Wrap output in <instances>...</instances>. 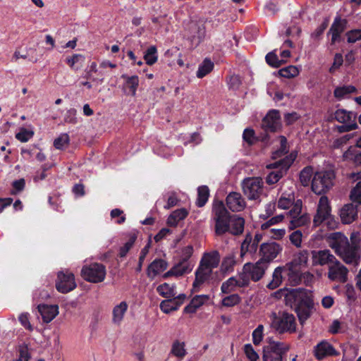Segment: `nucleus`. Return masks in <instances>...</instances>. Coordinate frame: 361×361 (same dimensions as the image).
Masks as SVG:
<instances>
[{"label":"nucleus","mask_w":361,"mask_h":361,"mask_svg":"<svg viewBox=\"0 0 361 361\" xmlns=\"http://www.w3.org/2000/svg\"><path fill=\"white\" fill-rule=\"evenodd\" d=\"M332 241L329 246L335 250L347 264L357 267L361 259L360 240L358 233H352L350 240L341 233H334L330 236Z\"/></svg>","instance_id":"obj_1"},{"label":"nucleus","mask_w":361,"mask_h":361,"mask_svg":"<svg viewBox=\"0 0 361 361\" xmlns=\"http://www.w3.org/2000/svg\"><path fill=\"white\" fill-rule=\"evenodd\" d=\"M279 293L284 295L286 305L296 312L300 324L303 325L312 315L314 309L311 294L304 288L281 289L276 293Z\"/></svg>","instance_id":"obj_2"},{"label":"nucleus","mask_w":361,"mask_h":361,"mask_svg":"<svg viewBox=\"0 0 361 361\" xmlns=\"http://www.w3.org/2000/svg\"><path fill=\"white\" fill-rule=\"evenodd\" d=\"M212 219L214 222V232L221 236L230 230V220L232 214L227 210L222 201L216 200L212 205Z\"/></svg>","instance_id":"obj_3"},{"label":"nucleus","mask_w":361,"mask_h":361,"mask_svg":"<svg viewBox=\"0 0 361 361\" xmlns=\"http://www.w3.org/2000/svg\"><path fill=\"white\" fill-rule=\"evenodd\" d=\"M267 344L263 347V361H283L290 347L288 344L276 341L272 338L266 339Z\"/></svg>","instance_id":"obj_4"},{"label":"nucleus","mask_w":361,"mask_h":361,"mask_svg":"<svg viewBox=\"0 0 361 361\" xmlns=\"http://www.w3.org/2000/svg\"><path fill=\"white\" fill-rule=\"evenodd\" d=\"M295 158L296 155L293 153H291L290 155L286 156L285 158L267 165V167L268 169H274L276 170L270 172L267 175L266 177V183L269 185L276 183L282 177L286 174L287 171L290 167Z\"/></svg>","instance_id":"obj_5"},{"label":"nucleus","mask_w":361,"mask_h":361,"mask_svg":"<svg viewBox=\"0 0 361 361\" xmlns=\"http://www.w3.org/2000/svg\"><path fill=\"white\" fill-rule=\"evenodd\" d=\"M271 326L279 334H293L296 331V321L294 315L286 312L277 315L272 314Z\"/></svg>","instance_id":"obj_6"},{"label":"nucleus","mask_w":361,"mask_h":361,"mask_svg":"<svg viewBox=\"0 0 361 361\" xmlns=\"http://www.w3.org/2000/svg\"><path fill=\"white\" fill-rule=\"evenodd\" d=\"M334 179L333 171L317 172L312 180V190L317 195L326 193L334 185Z\"/></svg>","instance_id":"obj_7"},{"label":"nucleus","mask_w":361,"mask_h":361,"mask_svg":"<svg viewBox=\"0 0 361 361\" xmlns=\"http://www.w3.org/2000/svg\"><path fill=\"white\" fill-rule=\"evenodd\" d=\"M262 128L265 133L259 136V139L262 142L269 140V137L268 133H276L281 130L282 128L280 112L278 110H270L262 121Z\"/></svg>","instance_id":"obj_8"},{"label":"nucleus","mask_w":361,"mask_h":361,"mask_svg":"<svg viewBox=\"0 0 361 361\" xmlns=\"http://www.w3.org/2000/svg\"><path fill=\"white\" fill-rule=\"evenodd\" d=\"M81 276L88 282L99 283L105 279L106 268L103 264L99 263L84 266L81 270Z\"/></svg>","instance_id":"obj_9"},{"label":"nucleus","mask_w":361,"mask_h":361,"mask_svg":"<svg viewBox=\"0 0 361 361\" xmlns=\"http://www.w3.org/2000/svg\"><path fill=\"white\" fill-rule=\"evenodd\" d=\"M241 185L244 195L249 200H257L262 192L263 181L261 178L250 177L245 178Z\"/></svg>","instance_id":"obj_10"},{"label":"nucleus","mask_w":361,"mask_h":361,"mask_svg":"<svg viewBox=\"0 0 361 361\" xmlns=\"http://www.w3.org/2000/svg\"><path fill=\"white\" fill-rule=\"evenodd\" d=\"M208 21L206 18H199L196 20H192L188 25V30L192 41L201 43L206 37L205 23Z\"/></svg>","instance_id":"obj_11"},{"label":"nucleus","mask_w":361,"mask_h":361,"mask_svg":"<svg viewBox=\"0 0 361 361\" xmlns=\"http://www.w3.org/2000/svg\"><path fill=\"white\" fill-rule=\"evenodd\" d=\"M76 288L75 277L71 272L59 271L56 283V290L61 293H67Z\"/></svg>","instance_id":"obj_12"},{"label":"nucleus","mask_w":361,"mask_h":361,"mask_svg":"<svg viewBox=\"0 0 361 361\" xmlns=\"http://www.w3.org/2000/svg\"><path fill=\"white\" fill-rule=\"evenodd\" d=\"M331 219V207L326 196H322L319 201L317 213L314 216V226H319L322 222Z\"/></svg>","instance_id":"obj_13"},{"label":"nucleus","mask_w":361,"mask_h":361,"mask_svg":"<svg viewBox=\"0 0 361 361\" xmlns=\"http://www.w3.org/2000/svg\"><path fill=\"white\" fill-rule=\"evenodd\" d=\"M268 267L269 264H267V262L259 259L255 264L250 262L245 264L243 270L245 273H248L250 276L251 280L253 281H258L263 277Z\"/></svg>","instance_id":"obj_14"},{"label":"nucleus","mask_w":361,"mask_h":361,"mask_svg":"<svg viewBox=\"0 0 361 361\" xmlns=\"http://www.w3.org/2000/svg\"><path fill=\"white\" fill-rule=\"evenodd\" d=\"M281 250L282 247L275 242L264 243L260 245L259 248L260 259L267 262V264H269Z\"/></svg>","instance_id":"obj_15"},{"label":"nucleus","mask_w":361,"mask_h":361,"mask_svg":"<svg viewBox=\"0 0 361 361\" xmlns=\"http://www.w3.org/2000/svg\"><path fill=\"white\" fill-rule=\"evenodd\" d=\"M312 259L313 265L324 266L328 265L329 267L334 264L337 259L336 257L331 254V251L328 249L312 250L311 252Z\"/></svg>","instance_id":"obj_16"},{"label":"nucleus","mask_w":361,"mask_h":361,"mask_svg":"<svg viewBox=\"0 0 361 361\" xmlns=\"http://www.w3.org/2000/svg\"><path fill=\"white\" fill-rule=\"evenodd\" d=\"M348 269L338 259L329 266L328 277L331 281H338L345 283L348 280Z\"/></svg>","instance_id":"obj_17"},{"label":"nucleus","mask_w":361,"mask_h":361,"mask_svg":"<svg viewBox=\"0 0 361 361\" xmlns=\"http://www.w3.org/2000/svg\"><path fill=\"white\" fill-rule=\"evenodd\" d=\"M262 240V235L256 233L254 238L250 233H247L245 240L241 244L240 256L243 257L247 252L255 254L259 243Z\"/></svg>","instance_id":"obj_18"},{"label":"nucleus","mask_w":361,"mask_h":361,"mask_svg":"<svg viewBox=\"0 0 361 361\" xmlns=\"http://www.w3.org/2000/svg\"><path fill=\"white\" fill-rule=\"evenodd\" d=\"M314 355L318 360H322L326 357L338 356L339 352L330 343L322 341L314 348Z\"/></svg>","instance_id":"obj_19"},{"label":"nucleus","mask_w":361,"mask_h":361,"mask_svg":"<svg viewBox=\"0 0 361 361\" xmlns=\"http://www.w3.org/2000/svg\"><path fill=\"white\" fill-rule=\"evenodd\" d=\"M212 272L213 270L202 266L200 264L195 273V277L192 283V291L198 292L200 286L207 282L210 279Z\"/></svg>","instance_id":"obj_20"},{"label":"nucleus","mask_w":361,"mask_h":361,"mask_svg":"<svg viewBox=\"0 0 361 361\" xmlns=\"http://www.w3.org/2000/svg\"><path fill=\"white\" fill-rule=\"evenodd\" d=\"M226 202L229 209L233 212L243 211L246 206L244 198L237 192H230L226 198Z\"/></svg>","instance_id":"obj_21"},{"label":"nucleus","mask_w":361,"mask_h":361,"mask_svg":"<svg viewBox=\"0 0 361 361\" xmlns=\"http://www.w3.org/2000/svg\"><path fill=\"white\" fill-rule=\"evenodd\" d=\"M357 203H349L345 204L340 211V216L345 224H351L357 217Z\"/></svg>","instance_id":"obj_22"},{"label":"nucleus","mask_w":361,"mask_h":361,"mask_svg":"<svg viewBox=\"0 0 361 361\" xmlns=\"http://www.w3.org/2000/svg\"><path fill=\"white\" fill-rule=\"evenodd\" d=\"M348 21L342 19L340 16H336L332 23L329 34L331 35V44H334L339 40L341 33L346 29Z\"/></svg>","instance_id":"obj_23"},{"label":"nucleus","mask_w":361,"mask_h":361,"mask_svg":"<svg viewBox=\"0 0 361 361\" xmlns=\"http://www.w3.org/2000/svg\"><path fill=\"white\" fill-rule=\"evenodd\" d=\"M37 308L45 323L51 322L59 314V306L56 305H39Z\"/></svg>","instance_id":"obj_24"},{"label":"nucleus","mask_w":361,"mask_h":361,"mask_svg":"<svg viewBox=\"0 0 361 361\" xmlns=\"http://www.w3.org/2000/svg\"><path fill=\"white\" fill-rule=\"evenodd\" d=\"M220 262V255L218 251L214 250L210 252H205L200 262V264L202 266L207 267L212 270L216 268Z\"/></svg>","instance_id":"obj_25"},{"label":"nucleus","mask_w":361,"mask_h":361,"mask_svg":"<svg viewBox=\"0 0 361 361\" xmlns=\"http://www.w3.org/2000/svg\"><path fill=\"white\" fill-rule=\"evenodd\" d=\"M209 300L208 295H198L192 298L190 302L185 307L184 312L187 314L195 313L198 308Z\"/></svg>","instance_id":"obj_26"},{"label":"nucleus","mask_w":361,"mask_h":361,"mask_svg":"<svg viewBox=\"0 0 361 361\" xmlns=\"http://www.w3.org/2000/svg\"><path fill=\"white\" fill-rule=\"evenodd\" d=\"M245 227V219L235 214H232L230 220V230L228 233L233 235H240L243 234Z\"/></svg>","instance_id":"obj_27"},{"label":"nucleus","mask_w":361,"mask_h":361,"mask_svg":"<svg viewBox=\"0 0 361 361\" xmlns=\"http://www.w3.org/2000/svg\"><path fill=\"white\" fill-rule=\"evenodd\" d=\"M168 263L162 259H154L148 267L147 276L153 279L160 272L167 269Z\"/></svg>","instance_id":"obj_28"},{"label":"nucleus","mask_w":361,"mask_h":361,"mask_svg":"<svg viewBox=\"0 0 361 361\" xmlns=\"http://www.w3.org/2000/svg\"><path fill=\"white\" fill-rule=\"evenodd\" d=\"M286 269L287 268L285 267H278L276 268L272 275V280L267 284V287L271 290L279 287L282 283L283 275L286 274Z\"/></svg>","instance_id":"obj_29"},{"label":"nucleus","mask_w":361,"mask_h":361,"mask_svg":"<svg viewBox=\"0 0 361 361\" xmlns=\"http://www.w3.org/2000/svg\"><path fill=\"white\" fill-rule=\"evenodd\" d=\"M335 119L340 123H347L355 122L356 114L344 109H338L335 112Z\"/></svg>","instance_id":"obj_30"},{"label":"nucleus","mask_w":361,"mask_h":361,"mask_svg":"<svg viewBox=\"0 0 361 361\" xmlns=\"http://www.w3.org/2000/svg\"><path fill=\"white\" fill-rule=\"evenodd\" d=\"M128 310V304L123 301L116 305L113 309L112 321L114 324H120L123 319V316Z\"/></svg>","instance_id":"obj_31"},{"label":"nucleus","mask_w":361,"mask_h":361,"mask_svg":"<svg viewBox=\"0 0 361 361\" xmlns=\"http://www.w3.org/2000/svg\"><path fill=\"white\" fill-rule=\"evenodd\" d=\"M168 298L169 299L163 300L160 303V309L165 313H169L172 311L176 310L182 305V302H178L177 298Z\"/></svg>","instance_id":"obj_32"},{"label":"nucleus","mask_w":361,"mask_h":361,"mask_svg":"<svg viewBox=\"0 0 361 361\" xmlns=\"http://www.w3.org/2000/svg\"><path fill=\"white\" fill-rule=\"evenodd\" d=\"M311 218L307 214H304L301 216H293L289 224V228L293 230L297 227L306 226L310 223Z\"/></svg>","instance_id":"obj_33"},{"label":"nucleus","mask_w":361,"mask_h":361,"mask_svg":"<svg viewBox=\"0 0 361 361\" xmlns=\"http://www.w3.org/2000/svg\"><path fill=\"white\" fill-rule=\"evenodd\" d=\"M188 214L185 209H180L174 211L167 219V224L171 226H176L178 221L184 219Z\"/></svg>","instance_id":"obj_34"},{"label":"nucleus","mask_w":361,"mask_h":361,"mask_svg":"<svg viewBox=\"0 0 361 361\" xmlns=\"http://www.w3.org/2000/svg\"><path fill=\"white\" fill-rule=\"evenodd\" d=\"M209 197V190L206 185L200 186L197 188V198L196 200V205L198 207H202L207 203Z\"/></svg>","instance_id":"obj_35"},{"label":"nucleus","mask_w":361,"mask_h":361,"mask_svg":"<svg viewBox=\"0 0 361 361\" xmlns=\"http://www.w3.org/2000/svg\"><path fill=\"white\" fill-rule=\"evenodd\" d=\"M175 285H169L167 283H164L161 285H159L157 288V292L161 295V296L164 298H172L176 295L175 292Z\"/></svg>","instance_id":"obj_36"},{"label":"nucleus","mask_w":361,"mask_h":361,"mask_svg":"<svg viewBox=\"0 0 361 361\" xmlns=\"http://www.w3.org/2000/svg\"><path fill=\"white\" fill-rule=\"evenodd\" d=\"M173 267L176 269V276L190 273L192 269V265H191L189 261H183L182 259H180L179 262Z\"/></svg>","instance_id":"obj_37"},{"label":"nucleus","mask_w":361,"mask_h":361,"mask_svg":"<svg viewBox=\"0 0 361 361\" xmlns=\"http://www.w3.org/2000/svg\"><path fill=\"white\" fill-rule=\"evenodd\" d=\"M357 90L353 85H343L337 87L334 92V97L338 99H343L345 95L356 92Z\"/></svg>","instance_id":"obj_38"},{"label":"nucleus","mask_w":361,"mask_h":361,"mask_svg":"<svg viewBox=\"0 0 361 361\" xmlns=\"http://www.w3.org/2000/svg\"><path fill=\"white\" fill-rule=\"evenodd\" d=\"M214 68V63L207 59H205L203 62L200 65L197 71V77L202 78L209 73H210Z\"/></svg>","instance_id":"obj_39"},{"label":"nucleus","mask_w":361,"mask_h":361,"mask_svg":"<svg viewBox=\"0 0 361 361\" xmlns=\"http://www.w3.org/2000/svg\"><path fill=\"white\" fill-rule=\"evenodd\" d=\"M144 59L149 66H152L157 61V49L155 46H151L146 50L144 54Z\"/></svg>","instance_id":"obj_40"},{"label":"nucleus","mask_w":361,"mask_h":361,"mask_svg":"<svg viewBox=\"0 0 361 361\" xmlns=\"http://www.w3.org/2000/svg\"><path fill=\"white\" fill-rule=\"evenodd\" d=\"M171 353L179 359H183L186 355L184 342H179L178 341H174L172 345Z\"/></svg>","instance_id":"obj_41"},{"label":"nucleus","mask_w":361,"mask_h":361,"mask_svg":"<svg viewBox=\"0 0 361 361\" xmlns=\"http://www.w3.org/2000/svg\"><path fill=\"white\" fill-rule=\"evenodd\" d=\"M265 59H266L267 63L269 66H271L272 67H274V68H279L282 64L286 63V61H283V59H281V60L279 59V58H278V56H277V55H276V54L275 52V50L269 52L266 55Z\"/></svg>","instance_id":"obj_42"},{"label":"nucleus","mask_w":361,"mask_h":361,"mask_svg":"<svg viewBox=\"0 0 361 361\" xmlns=\"http://www.w3.org/2000/svg\"><path fill=\"white\" fill-rule=\"evenodd\" d=\"M313 173V169L310 166L305 167L300 173V182L303 186L310 184Z\"/></svg>","instance_id":"obj_43"},{"label":"nucleus","mask_w":361,"mask_h":361,"mask_svg":"<svg viewBox=\"0 0 361 361\" xmlns=\"http://www.w3.org/2000/svg\"><path fill=\"white\" fill-rule=\"evenodd\" d=\"M299 73L298 68L295 66H288L278 71V74L283 78H290L297 76Z\"/></svg>","instance_id":"obj_44"},{"label":"nucleus","mask_w":361,"mask_h":361,"mask_svg":"<svg viewBox=\"0 0 361 361\" xmlns=\"http://www.w3.org/2000/svg\"><path fill=\"white\" fill-rule=\"evenodd\" d=\"M235 264V255L229 254L224 257L221 263V270L223 271H229L233 269V266Z\"/></svg>","instance_id":"obj_45"},{"label":"nucleus","mask_w":361,"mask_h":361,"mask_svg":"<svg viewBox=\"0 0 361 361\" xmlns=\"http://www.w3.org/2000/svg\"><path fill=\"white\" fill-rule=\"evenodd\" d=\"M350 198L352 202L361 204V181H358L356 185L351 190Z\"/></svg>","instance_id":"obj_46"},{"label":"nucleus","mask_w":361,"mask_h":361,"mask_svg":"<svg viewBox=\"0 0 361 361\" xmlns=\"http://www.w3.org/2000/svg\"><path fill=\"white\" fill-rule=\"evenodd\" d=\"M69 141V135L67 133H63L54 140V146L58 149H62L68 145Z\"/></svg>","instance_id":"obj_47"},{"label":"nucleus","mask_w":361,"mask_h":361,"mask_svg":"<svg viewBox=\"0 0 361 361\" xmlns=\"http://www.w3.org/2000/svg\"><path fill=\"white\" fill-rule=\"evenodd\" d=\"M235 286H237L236 279L234 277H231L222 283L221 290L223 293H229L234 290Z\"/></svg>","instance_id":"obj_48"},{"label":"nucleus","mask_w":361,"mask_h":361,"mask_svg":"<svg viewBox=\"0 0 361 361\" xmlns=\"http://www.w3.org/2000/svg\"><path fill=\"white\" fill-rule=\"evenodd\" d=\"M240 302V296L238 294H232L222 300V305L225 307H233L238 305Z\"/></svg>","instance_id":"obj_49"},{"label":"nucleus","mask_w":361,"mask_h":361,"mask_svg":"<svg viewBox=\"0 0 361 361\" xmlns=\"http://www.w3.org/2000/svg\"><path fill=\"white\" fill-rule=\"evenodd\" d=\"M66 63L74 70L78 71L80 67L75 66V64L80 61H84V57L81 54H73L71 57L66 59Z\"/></svg>","instance_id":"obj_50"},{"label":"nucleus","mask_w":361,"mask_h":361,"mask_svg":"<svg viewBox=\"0 0 361 361\" xmlns=\"http://www.w3.org/2000/svg\"><path fill=\"white\" fill-rule=\"evenodd\" d=\"M354 136V133H350L345 135L340 138L335 140L332 144V147L334 149H338L341 147L343 145H345L348 140L353 138Z\"/></svg>","instance_id":"obj_51"},{"label":"nucleus","mask_w":361,"mask_h":361,"mask_svg":"<svg viewBox=\"0 0 361 361\" xmlns=\"http://www.w3.org/2000/svg\"><path fill=\"white\" fill-rule=\"evenodd\" d=\"M126 84L128 87L130 89L132 95H135L137 88L139 85V79L136 75H133L131 77H128L126 80Z\"/></svg>","instance_id":"obj_52"},{"label":"nucleus","mask_w":361,"mask_h":361,"mask_svg":"<svg viewBox=\"0 0 361 361\" xmlns=\"http://www.w3.org/2000/svg\"><path fill=\"white\" fill-rule=\"evenodd\" d=\"M244 351L247 357L250 361H257L259 360V355L251 344H245L244 346Z\"/></svg>","instance_id":"obj_53"},{"label":"nucleus","mask_w":361,"mask_h":361,"mask_svg":"<svg viewBox=\"0 0 361 361\" xmlns=\"http://www.w3.org/2000/svg\"><path fill=\"white\" fill-rule=\"evenodd\" d=\"M302 232L300 230L293 231L290 235L289 239L293 245L297 247L301 246L302 243Z\"/></svg>","instance_id":"obj_54"},{"label":"nucleus","mask_w":361,"mask_h":361,"mask_svg":"<svg viewBox=\"0 0 361 361\" xmlns=\"http://www.w3.org/2000/svg\"><path fill=\"white\" fill-rule=\"evenodd\" d=\"M348 42L355 43L361 39V29L353 30L346 33Z\"/></svg>","instance_id":"obj_55"},{"label":"nucleus","mask_w":361,"mask_h":361,"mask_svg":"<svg viewBox=\"0 0 361 361\" xmlns=\"http://www.w3.org/2000/svg\"><path fill=\"white\" fill-rule=\"evenodd\" d=\"M286 275L288 276V281L290 283L293 285L298 284L301 281L299 273L294 271L291 269H286Z\"/></svg>","instance_id":"obj_56"},{"label":"nucleus","mask_w":361,"mask_h":361,"mask_svg":"<svg viewBox=\"0 0 361 361\" xmlns=\"http://www.w3.org/2000/svg\"><path fill=\"white\" fill-rule=\"evenodd\" d=\"M250 276L248 273H245L243 270V272L240 274L239 279H236L237 286L239 287H245L247 286L250 283Z\"/></svg>","instance_id":"obj_57"},{"label":"nucleus","mask_w":361,"mask_h":361,"mask_svg":"<svg viewBox=\"0 0 361 361\" xmlns=\"http://www.w3.org/2000/svg\"><path fill=\"white\" fill-rule=\"evenodd\" d=\"M32 135L33 133L32 131H29L25 128H23L16 135V137L18 140L25 142L29 140L32 137Z\"/></svg>","instance_id":"obj_58"},{"label":"nucleus","mask_w":361,"mask_h":361,"mask_svg":"<svg viewBox=\"0 0 361 361\" xmlns=\"http://www.w3.org/2000/svg\"><path fill=\"white\" fill-rule=\"evenodd\" d=\"M30 359V355L28 352V348L26 345L19 346V357L17 361H28Z\"/></svg>","instance_id":"obj_59"},{"label":"nucleus","mask_w":361,"mask_h":361,"mask_svg":"<svg viewBox=\"0 0 361 361\" xmlns=\"http://www.w3.org/2000/svg\"><path fill=\"white\" fill-rule=\"evenodd\" d=\"M263 326L259 325L252 332V341L255 345H259L262 340Z\"/></svg>","instance_id":"obj_60"},{"label":"nucleus","mask_w":361,"mask_h":361,"mask_svg":"<svg viewBox=\"0 0 361 361\" xmlns=\"http://www.w3.org/2000/svg\"><path fill=\"white\" fill-rule=\"evenodd\" d=\"M76 113L77 111L75 109H70L68 110L64 118L65 122L73 124L76 123L78 122Z\"/></svg>","instance_id":"obj_61"},{"label":"nucleus","mask_w":361,"mask_h":361,"mask_svg":"<svg viewBox=\"0 0 361 361\" xmlns=\"http://www.w3.org/2000/svg\"><path fill=\"white\" fill-rule=\"evenodd\" d=\"M309 258V253L307 250H301L298 252L295 263L299 265L306 264Z\"/></svg>","instance_id":"obj_62"},{"label":"nucleus","mask_w":361,"mask_h":361,"mask_svg":"<svg viewBox=\"0 0 361 361\" xmlns=\"http://www.w3.org/2000/svg\"><path fill=\"white\" fill-rule=\"evenodd\" d=\"M243 137L249 145H252L255 140V131L250 128L245 129L243 132Z\"/></svg>","instance_id":"obj_63"},{"label":"nucleus","mask_w":361,"mask_h":361,"mask_svg":"<svg viewBox=\"0 0 361 361\" xmlns=\"http://www.w3.org/2000/svg\"><path fill=\"white\" fill-rule=\"evenodd\" d=\"M240 84L241 81L240 77L236 75H231L228 80V85L229 87L233 90L238 89Z\"/></svg>","instance_id":"obj_64"}]
</instances>
